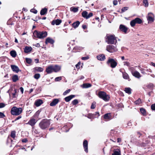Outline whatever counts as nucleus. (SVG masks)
Segmentation results:
<instances>
[{
    "label": "nucleus",
    "mask_w": 155,
    "mask_h": 155,
    "mask_svg": "<svg viewBox=\"0 0 155 155\" xmlns=\"http://www.w3.org/2000/svg\"><path fill=\"white\" fill-rule=\"evenodd\" d=\"M61 67L58 65H50L47 66L45 70V71L48 74H51L53 72H57L61 69Z\"/></svg>",
    "instance_id": "f257e3e1"
},
{
    "label": "nucleus",
    "mask_w": 155,
    "mask_h": 155,
    "mask_svg": "<svg viewBox=\"0 0 155 155\" xmlns=\"http://www.w3.org/2000/svg\"><path fill=\"white\" fill-rule=\"evenodd\" d=\"M50 124L49 120L44 119L41 121L39 124V126L41 129L45 130L48 127Z\"/></svg>",
    "instance_id": "f03ea898"
},
{
    "label": "nucleus",
    "mask_w": 155,
    "mask_h": 155,
    "mask_svg": "<svg viewBox=\"0 0 155 155\" xmlns=\"http://www.w3.org/2000/svg\"><path fill=\"white\" fill-rule=\"evenodd\" d=\"M106 41L108 44H114L117 42L116 37L114 35H107L105 38Z\"/></svg>",
    "instance_id": "7ed1b4c3"
},
{
    "label": "nucleus",
    "mask_w": 155,
    "mask_h": 155,
    "mask_svg": "<svg viewBox=\"0 0 155 155\" xmlns=\"http://www.w3.org/2000/svg\"><path fill=\"white\" fill-rule=\"evenodd\" d=\"M97 96L100 98L102 99L105 101H108L110 98V95L107 94L104 91H99L98 92Z\"/></svg>",
    "instance_id": "20e7f679"
},
{
    "label": "nucleus",
    "mask_w": 155,
    "mask_h": 155,
    "mask_svg": "<svg viewBox=\"0 0 155 155\" xmlns=\"http://www.w3.org/2000/svg\"><path fill=\"white\" fill-rule=\"evenodd\" d=\"M22 111V109L21 108H17L15 106H14L11 109V113L13 115L18 116L20 115Z\"/></svg>",
    "instance_id": "39448f33"
},
{
    "label": "nucleus",
    "mask_w": 155,
    "mask_h": 155,
    "mask_svg": "<svg viewBox=\"0 0 155 155\" xmlns=\"http://www.w3.org/2000/svg\"><path fill=\"white\" fill-rule=\"evenodd\" d=\"M107 63L108 65H110V67L112 68H114L116 67L117 64V63L116 60L114 59L109 58L107 62Z\"/></svg>",
    "instance_id": "423d86ee"
},
{
    "label": "nucleus",
    "mask_w": 155,
    "mask_h": 155,
    "mask_svg": "<svg viewBox=\"0 0 155 155\" xmlns=\"http://www.w3.org/2000/svg\"><path fill=\"white\" fill-rule=\"evenodd\" d=\"M37 121L38 120L37 119H36L32 117L31 118L28 122L26 124L30 125L32 127V128L34 129L35 127V126Z\"/></svg>",
    "instance_id": "0eeeda50"
},
{
    "label": "nucleus",
    "mask_w": 155,
    "mask_h": 155,
    "mask_svg": "<svg viewBox=\"0 0 155 155\" xmlns=\"http://www.w3.org/2000/svg\"><path fill=\"white\" fill-rule=\"evenodd\" d=\"M106 50L110 53H113L117 51V48L113 45H108L107 46Z\"/></svg>",
    "instance_id": "6e6552de"
},
{
    "label": "nucleus",
    "mask_w": 155,
    "mask_h": 155,
    "mask_svg": "<svg viewBox=\"0 0 155 155\" xmlns=\"http://www.w3.org/2000/svg\"><path fill=\"white\" fill-rule=\"evenodd\" d=\"M100 116V114L99 112H96L95 114L89 113L87 114V116H85L88 118L91 119H93L95 118H97Z\"/></svg>",
    "instance_id": "1a4fd4ad"
},
{
    "label": "nucleus",
    "mask_w": 155,
    "mask_h": 155,
    "mask_svg": "<svg viewBox=\"0 0 155 155\" xmlns=\"http://www.w3.org/2000/svg\"><path fill=\"white\" fill-rule=\"evenodd\" d=\"M82 16L87 19L92 17L93 15L92 12H90L88 14V12L86 11H84L81 13Z\"/></svg>",
    "instance_id": "9d476101"
},
{
    "label": "nucleus",
    "mask_w": 155,
    "mask_h": 155,
    "mask_svg": "<svg viewBox=\"0 0 155 155\" xmlns=\"http://www.w3.org/2000/svg\"><path fill=\"white\" fill-rule=\"evenodd\" d=\"M103 117L104 119L107 121L110 120L112 118L110 113H107L105 114L104 115Z\"/></svg>",
    "instance_id": "9b49d317"
},
{
    "label": "nucleus",
    "mask_w": 155,
    "mask_h": 155,
    "mask_svg": "<svg viewBox=\"0 0 155 155\" xmlns=\"http://www.w3.org/2000/svg\"><path fill=\"white\" fill-rule=\"evenodd\" d=\"M88 141L86 140H84L83 142V146L85 151L87 153L88 152Z\"/></svg>",
    "instance_id": "f8f14e48"
},
{
    "label": "nucleus",
    "mask_w": 155,
    "mask_h": 155,
    "mask_svg": "<svg viewBox=\"0 0 155 155\" xmlns=\"http://www.w3.org/2000/svg\"><path fill=\"white\" fill-rule=\"evenodd\" d=\"M119 29L121 31L124 32L125 33H126L128 30V28L125 25L122 24L120 25Z\"/></svg>",
    "instance_id": "ddd939ff"
},
{
    "label": "nucleus",
    "mask_w": 155,
    "mask_h": 155,
    "mask_svg": "<svg viewBox=\"0 0 155 155\" xmlns=\"http://www.w3.org/2000/svg\"><path fill=\"white\" fill-rule=\"evenodd\" d=\"M43 102L42 100L40 99H38L35 101L34 103V105L36 107H38L43 104Z\"/></svg>",
    "instance_id": "4468645a"
},
{
    "label": "nucleus",
    "mask_w": 155,
    "mask_h": 155,
    "mask_svg": "<svg viewBox=\"0 0 155 155\" xmlns=\"http://www.w3.org/2000/svg\"><path fill=\"white\" fill-rule=\"evenodd\" d=\"M62 22V21L61 19H57L56 20H53L51 22V24L52 25H54L55 24L56 25H59Z\"/></svg>",
    "instance_id": "2eb2a0df"
},
{
    "label": "nucleus",
    "mask_w": 155,
    "mask_h": 155,
    "mask_svg": "<svg viewBox=\"0 0 155 155\" xmlns=\"http://www.w3.org/2000/svg\"><path fill=\"white\" fill-rule=\"evenodd\" d=\"M54 42V41L50 37L47 38L45 41V44L47 45L48 43L51 44L53 45Z\"/></svg>",
    "instance_id": "dca6fc26"
},
{
    "label": "nucleus",
    "mask_w": 155,
    "mask_h": 155,
    "mask_svg": "<svg viewBox=\"0 0 155 155\" xmlns=\"http://www.w3.org/2000/svg\"><path fill=\"white\" fill-rule=\"evenodd\" d=\"M47 32L45 31H40V34L39 39H42L46 37L47 36Z\"/></svg>",
    "instance_id": "f3484780"
},
{
    "label": "nucleus",
    "mask_w": 155,
    "mask_h": 155,
    "mask_svg": "<svg viewBox=\"0 0 155 155\" xmlns=\"http://www.w3.org/2000/svg\"><path fill=\"white\" fill-rule=\"evenodd\" d=\"M11 67L12 70L16 73H17L19 71H21L19 70L18 67L15 65H11Z\"/></svg>",
    "instance_id": "a211bd4d"
},
{
    "label": "nucleus",
    "mask_w": 155,
    "mask_h": 155,
    "mask_svg": "<svg viewBox=\"0 0 155 155\" xmlns=\"http://www.w3.org/2000/svg\"><path fill=\"white\" fill-rule=\"evenodd\" d=\"M132 75L135 77L139 78L141 76L140 73L137 71H135L131 72Z\"/></svg>",
    "instance_id": "6ab92c4d"
},
{
    "label": "nucleus",
    "mask_w": 155,
    "mask_h": 155,
    "mask_svg": "<svg viewBox=\"0 0 155 155\" xmlns=\"http://www.w3.org/2000/svg\"><path fill=\"white\" fill-rule=\"evenodd\" d=\"M83 48H82L76 46L75 47L72 51V52H80V51L82 50Z\"/></svg>",
    "instance_id": "aec40b11"
},
{
    "label": "nucleus",
    "mask_w": 155,
    "mask_h": 155,
    "mask_svg": "<svg viewBox=\"0 0 155 155\" xmlns=\"http://www.w3.org/2000/svg\"><path fill=\"white\" fill-rule=\"evenodd\" d=\"M24 52L26 53H28L30 52L32 50V48L31 47L26 46L24 48Z\"/></svg>",
    "instance_id": "412c9836"
},
{
    "label": "nucleus",
    "mask_w": 155,
    "mask_h": 155,
    "mask_svg": "<svg viewBox=\"0 0 155 155\" xmlns=\"http://www.w3.org/2000/svg\"><path fill=\"white\" fill-rule=\"evenodd\" d=\"M40 34V31L37 30H35L33 33V36L35 38H39Z\"/></svg>",
    "instance_id": "4be33fe9"
},
{
    "label": "nucleus",
    "mask_w": 155,
    "mask_h": 155,
    "mask_svg": "<svg viewBox=\"0 0 155 155\" xmlns=\"http://www.w3.org/2000/svg\"><path fill=\"white\" fill-rule=\"evenodd\" d=\"M59 102V100L58 99H54L50 103V105L51 106H54L56 105Z\"/></svg>",
    "instance_id": "5701e85b"
},
{
    "label": "nucleus",
    "mask_w": 155,
    "mask_h": 155,
    "mask_svg": "<svg viewBox=\"0 0 155 155\" xmlns=\"http://www.w3.org/2000/svg\"><path fill=\"white\" fill-rule=\"evenodd\" d=\"M148 141H147V143H139L138 144L139 146L144 147L145 149H146V148H149V146L148 145Z\"/></svg>",
    "instance_id": "b1692460"
},
{
    "label": "nucleus",
    "mask_w": 155,
    "mask_h": 155,
    "mask_svg": "<svg viewBox=\"0 0 155 155\" xmlns=\"http://www.w3.org/2000/svg\"><path fill=\"white\" fill-rule=\"evenodd\" d=\"M97 58L98 60L101 61H104L105 59V57L103 54L99 55L97 56Z\"/></svg>",
    "instance_id": "393cba45"
},
{
    "label": "nucleus",
    "mask_w": 155,
    "mask_h": 155,
    "mask_svg": "<svg viewBox=\"0 0 155 155\" xmlns=\"http://www.w3.org/2000/svg\"><path fill=\"white\" fill-rule=\"evenodd\" d=\"M75 97V95H71L65 97L64 98V100L66 102H68L72 98L74 97Z\"/></svg>",
    "instance_id": "a878e982"
},
{
    "label": "nucleus",
    "mask_w": 155,
    "mask_h": 155,
    "mask_svg": "<svg viewBox=\"0 0 155 155\" xmlns=\"http://www.w3.org/2000/svg\"><path fill=\"white\" fill-rule=\"evenodd\" d=\"M112 155H121L120 151V150L117 149L114 150L113 153Z\"/></svg>",
    "instance_id": "bb28decb"
},
{
    "label": "nucleus",
    "mask_w": 155,
    "mask_h": 155,
    "mask_svg": "<svg viewBox=\"0 0 155 155\" xmlns=\"http://www.w3.org/2000/svg\"><path fill=\"white\" fill-rule=\"evenodd\" d=\"M41 111V109H40L38 110L33 115L32 117L35 118L36 119H37L38 118L39 115Z\"/></svg>",
    "instance_id": "cd10ccee"
},
{
    "label": "nucleus",
    "mask_w": 155,
    "mask_h": 155,
    "mask_svg": "<svg viewBox=\"0 0 155 155\" xmlns=\"http://www.w3.org/2000/svg\"><path fill=\"white\" fill-rule=\"evenodd\" d=\"M123 77L124 79L128 80L129 81L130 80L128 74L126 72L123 73Z\"/></svg>",
    "instance_id": "c85d7f7f"
},
{
    "label": "nucleus",
    "mask_w": 155,
    "mask_h": 155,
    "mask_svg": "<svg viewBox=\"0 0 155 155\" xmlns=\"http://www.w3.org/2000/svg\"><path fill=\"white\" fill-rule=\"evenodd\" d=\"M80 24V21H77L72 24V26L73 28H75L78 26Z\"/></svg>",
    "instance_id": "c756f323"
},
{
    "label": "nucleus",
    "mask_w": 155,
    "mask_h": 155,
    "mask_svg": "<svg viewBox=\"0 0 155 155\" xmlns=\"http://www.w3.org/2000/svg\"><path fill=\"white\" fill-rule=\"evenodd\" d=\"M91 84L90 83H84L81 86V87L83 88H87L91 87Z\"/></svg>",
    "instance_id": "7c9ffc66"
},
{
    "label": "nucleus",
    "mask_w": 155,
    "mask_h": 155,
    "mask_svg": "<svg viewBox=\"0 0 155 155\" xmlns=\"http://www.w3.org/2000/svg\"><path fill=\"white\" fill-rule=\"evenodd\" d=\"M47 9L46 8H44L42 9L40 11V14L41 15H43L47 13Z\"/></svg>",
    "instance_id": "2f4dec72"
},
{
    "label": "nucleus",
    "mask_w": 155,
    "mask_h": 155,
    "mask_svg": "<svg viewBox=\"0 0 155 155\" xmlns=\"http://www.w3.org/2000/svg\"><path fill=\"white\" fill-rule=\"evenodd\" d=\"M140 111L142 115L143 116H146L147 115L146 110L143 108H141L140 109Z\"/></svg>",
    "instance_id": "473e14b6"
},
{
    "label": "nucleus",
    "mask_w": 155,
    "mask_h": 155,
    "mask_svg": "<svg viewBox=\"0 0 155 155\" xmlns=\"http://www.w3.org/2000/svg\"><path fill=\"white\" fill-rule=\"evenodd\" d=\"M134 20L136 22V24H140L143 22L142 20L139 18H135Z\"/></svg>",
    "instance_id": "72a5a7b5"
},
{
    "label": "nucleus",
    "mask_w": 155,
    "mask_h": 155,
    "mask_svg": "<svg viewBox=\"0 0 155 155\" xmlns=\"http://www.w3.org/2000/svg\"><path fill=\"white\" fill-rule=\"evenodd\" d=\"M12 79L13 82H16L19 80L18 76L17 75H14L12 77Z\"/></svg>",
    "instance_id": "f704fd0d"
},
{
    "label": "nucleus",
    "mask_w": 155,
    "mask_h": 155,
    "mask_svg": "<svg viewBox=\"0 0 155 155\" xmlns=\"http://www.w3.org/2000/svg\"><path fill=\"white\" fill-rule=\"evenodd\" d=\"M11 55L13 57L15 58L17 55L16 51L15 50H12L10 52Z\"/></svg>",
    "instance_id": "c9c22d12"
},
{
    "label": "nucleus",
    "mask_w": 155,
    "mask_h": 155,
    "mask_svg": "<svg viewBox=\"0 0 155 155\" xmlns=\"http://www.w3.org/2000/svg\"><path fill=\"white\" fill-rule=\"evenodd\" d=\"M34 69L38 72H41L43 71V69L40 67H36L34 68Z\"/></svg>",
    "instance_id": "e433bc0d"
},
{
    "label": "nucleus",
    "mask_w": 155,
    "mask_h": 155,
    "mask_svg": "<svg viewBox=\"0 0 155 155\" xmlns=\"http://www.w3.org/2000/svg\"><path fill=\"white\" fill-rule=\"evenodd\" d=\"M131 89L130 87H126L124 91L126 93L128 94H130L131 93Z\"/></svg>",
    "instance_id": "4c0bfd02"
},
{
    "label": "nucleus",
    "mask_w": 155,
    "mask_h": 155,
    "mask_svg": "<svg viewBox=\"0 0 155 155\" xmlns=\"http://www.w3.org/2000/svg\"><path fill=\"white\" fill-rule=\"evenodd\" d=\"M147 88L153 90L154 87V85L153 84L150 83L147 86Z\"/></svg>",
    "instance_id": "58836bf2"
},
{
    "label": "nucleus",
    "mask_w": 155,
    "mask_h": 155,
    "mask_svg": "<svg viewBox=\"0 0 155 155\" xmlns=\"http://www.w3.org/2000/svg\"><path fill=\"white\" fill-rule=\"evenodd\" d=\"M111 135L112 136V138L110 139V140L111 141H112L114 142L115 143L117 140V136H115L113 137L112 135Z\"/></svg>",
    "instance_id": "ea45409f"
},
{
    "label": "nucleus",
    "mask_w": 155,
    "mask_h": 155,
    "mask_svg": "<svg viewBox=\"0 0 155 155\" xmlns=\"http://www.w3.org/2000/svg\"><path fill=\"white\" fill-rule=\"evenodd\" d=\"M134 103L136 105H139L141 103V99L139 98L137 100L134 102Z\"/></svg>",
    "instance_id": "a19ab883"
},
{
    "label": "nucleus",
    "mask_w": 155,
    "mask_h": 155,
    "mask_svg": "<svg viewBox=\"0 0 155 155\" xmlns=\"http://www.w3.org/2000/svg\"><path fill=\"white\" fill-rule=\"evenodd\" d=\"M16 132L15 131H12L11 132L10 136L12 138H14L15 137Z\"/></svg>",
    "instance_id": "79ce46f5"
},
{
    "label": "nucleus",
    "mask_w": 155,
    "mask_h": 155,
    "mask_svg": "<svg viewBox=\"0 0 155 155\" xmlns=\"http://www.w3.org/2000/svg\"><path fill=\"white\" fill-rule=\"evenodd\" d=\"M136 24V22L135 21L134 19L132 20L130 22V25L132 27H134L135 25V24Z\"/></svg>",
    "instance_id": "37998d69"
},
{
    "label": "nucleus",
    "mask_w": 155,
    "mask_h": 155,
    "mask_svg": "<svg viewBox=\"0 0 155 155\" xmlns=\"http://www.w3.org/2000/svg\"><path fill=\"white\" fill-rule=\"evenodd\" d=\"M143 3L145 7H147L148 6L149 4L147 0H143Z\"/></svg>",
    "instance_id": "c03bdc74"
},
{
    "label": "nucleus",
    "mask_w": 155,
    "mask_h": 155,
    "mask_svg": "<svg viewBox=\"0 0 155 155\" xmlns=\"http://www.w3.org/2000/svg\"><path fill=\"white\" fill-rule=\"evenodd\" d=\"M71 10L73 12H76L78 11V8L73 7L72 8H71Z\"/></svg>",
    "instance_id": "a18cd8bd"
},
{
    "label": "nucleus",
    "mask_w": 155,
    "mask_h": 155,
    "mask_svg": "<svg viewBox=\"0 0 155 155\" xmlns=\"http://www.w3.org/2000/svg\"><path fill=\"white\" fill-rule=\"evenodd\" d=\"M25 60L26 62L28 64H31L32 62V60L31 58H26Z\"/></svg>",
    "instance_id": "49530a36"
},
{
    "label": "nucleus",
    "mask_w": 155,
    "mask_h": 155,
    "mask_svg": "<svg viewBox=\"0 0 155 155\" xmlns=\"http://www.w3.org/2000/svg\"><path fill=\"white\" fill-rule=\"evenodd\" d=\"M147 20L148 21L152 22L154 21V18L151 16H148L147 18Z\"/></svg>",
    "instance_id": "de8ad7c7"
},
{
    "label": "nucleus",
    "mask_w": 155,
    "mask_h": 155,
    "mask_svg": "<svg viewBox=\"0 0 155 155\" xmlns=\"http://www.w3.org/2000/svg\"><path fill=\"white\" fill-rule=\"evenodd\" d=\"M78 103V101L77 99H75L72 101V103L73 105H76Z\"/></svg>",
    "instance_id": "09e8293b"
},
{
    "label": "nucleus",
    "mask_w": 155,
    "mask_h": 155,
    "mask_svg": "<svg viewBox=\"0 0 155 155\" xmlns=\"http://www.w3.org/2000/svg\"><path fill=\"white\" fill-rule=\"evenodd\" d=\"M40 77V74H36L34 76V78L37 79H39Z\"/></svg>",
    "instance_id": "8fccbe9b"
},
{
    "label": "nucleus",
    "mask_w": 155,
    "mask_h": 155,
    "mask_svg": "<svg viewBox=\"0 0 155 155\" xmlns=\"http://www.w3.org/2000/svg\"><path fill=\"white\" fill-rule=\"evenodd\" d=\"M96 103L94 102L92 103L91 105V109H94L96 107L95 105Z\"/></svg>",
    "instance_id": "3c124183"
},
{
    "label": "nucleus",
    "mask_w": 155,
    "mask_h": 155,
    "mask_svg": "<svg viewBox=\"0 0 155 155\" xmlns=\"http://www.w3.org/2000/svg\"><path fill=\"white\" fill-rule=\"evenodd\" d=\"M71 90L70 89H68L65 91L63 93V95H66L67 94L69 93L71 91Z\"/></svg>",
    "instance_id": "603ef678"
},
{
    "label": "nucleus",
    "mask_w": 155,
    "mask_h": 155,
    "mask_svg": "<svg viewBox=\"0 0 155 155\" xmlns=\"http://www.w3.org/2000/svg\"><path fill=\"white\" fill-rule=\"evenodd\" d=\"M30 12L34 14H36L38 12L34 8H32L30 10Z\"/></svg>",
    "instance_id": "864d4df0"
},
{
    "label": "nucleus",
    "mask_w": 155,
    "mask_h": 155,
    "mask_svg": "<svg viewBox=\"0 0 155 155\" xmlns=\"http://www.w3.org/2000/svg\"><path fill=\"white\" fill-rule=\"evenodd\" d=\"M62 79L61 77H57L55 79V81H61Z\"/></svg>",
    "instance_id": "5fc2aeb1"
},
{
    "label": "nucleus",
    "mask_w": 155,
    "mask_h": 155,
    "mask_svg": "<svg viewBox=\"0 0 155 155\" xmlns=\"http://www.w3.org/2000/svg\"><path fill=\"white\" fill-rule=\"evenodd\" d=\"M128 7H124L123 8L121 9V12H124L128 10Z\"/></svg>",
    "instance_id": "6e6d98bb"
},
{
    "label": "nucleus",
    "mask_w": 155,
    "mask_h": 155,
    "mask_svg": "<svg viewBox=\"0 0 155 155\" xmlns=\"http://www.w3.org/2000/svg\"><path fill=\"white\" fill-rule=\"evenodd\" d=\"M17 93V90L16 89H15L14 90V92L13 93H12V95L13 98H15L16 97V94Z\"/></svg>",
    "instance_id": "4d7b16f0"
},
{
    "label": "nucleus",
    "mask_w": 155,
    "mask_h": 155,
    "mask_svg": "<svg viewBox=\"0 0 155 155\" xmlns=\"http://www.w3.org/2000/svg\"><path fill=\"white\" fill-rule=\"evenodd\" d=\"M7 24L8 25H13L14 23L12 21H11V20H9L7 22Z\"/></svg>",
    "instance_id": "13d9d810"
},
{
    "label": "nucleus",
    "mask_w": 155,
    "mask_h": 155,
    "mask_svg": "<svg viewBox=\"0 0 155 155\" xmlns=\"http://www.w3.org/2000/svg\"><path fill=\"white\" fill-rule=\"evenodd\" d=\"M80 62H78V64L75 65L76 67L78 70L80 69Z\"/></svg>",
    "instance_id": "bf43d9fd"
},
{
    "label": "nucleus",
    "mask_w": 155,
    "mask_h": 155,
    "mask_svg": "<svg viewBox=\"0 0 155 155\" xmlns=\"http://www.w3.org/2000/svg\"><path fill=\"white\" fill-rule=\"evenodd\" d=\"M151 108L152 110H155V104H153L151 105Z\"/></svg>",
    "instance_id": "052dcab7"
},
{
    "label": "nucleus",
    "mask_w": 155,
    "mask_h": 155,
    "mask_svg": "<svg viewBox=\"0 0 155 155\" xmlns=\"http://www.w3.org/2000/svg\"><path fill=\"white\" fill-rule=\"evenodd\" d=\"M141 71V73L143 74H147V73L146 72L145 69L143 68H142L140 70Z\"/></svg>",
    "instance_id": "680f3d73"
},
{
    "label": "nucleus",
    "mask_w": 155,
    "mask_h": 155,
    "mask_svg": "<svg viewBox=\"0 0 155 155\" xmlns=\"http://www.w3.org/2000/svg\"><path fill=\"white\" fill-rule=\"evenodd\" d=\"M5 116L4 113L0 112V118H3L5 117Z\"/></svg>",
    "instance_id": "e2e57ef3"
},
{
    "label": "nucleus",
    "mask_w": 155,
    "mask_h": 155,
    "mask_svg": "<svg viewBox=\"0 0 155 155\" xmlns=\"http://www.w3.org/2000/svg\"><path fill=\"white\" fill-rule=\"evenodd\" d=\"M142 135V134L140 132H137L136 136L138 137H140Z\"/></svg>",
    "instance_id": "0e129e2a"
},
{
    "label": "nucleus",
    "mask_w": 155,
    "mask_h": 155,
    "mask_svg": "<svg viewBox=\"0 0 155 155\" xmlns=\"http://www.w3.org/2000/svg\"><path fill=\"white\" fill-rule=\"evenodd\" d=\"M117 106L118 108H120L123 107V105L122 103H120L117 104Z\"/></svg>",
    "instance_id": "69168bd1"
},
{
    "label": "nucleus",
    "mask_w": 155,
    "mask_h": 155,
    "mask_svg": "<svg viewBox=\"0 0 155 155\" xmlns=\"http://www.w3.org/2000/svg\"><path fill=\"white\" fill-rule=\"evenodd\" d=\"M89 58V57L88 56H87L86 57H82L81 58L82 60H86L88 59Z\"/></svg>",
    "instance_id": "338daca9"
},
{
    "label": "nucleus",
    "mask_w": 155,
    "mask_h": 155,
    "mask_svg": "<svg viewBox=\"0 0 155 155\" xmlns=\"http://www.w3.org/2000/svg\"><path fill=\"white\" fill-rule=\"evenodd\" d=\"M5 104L3 103H0V108H2L5 107Z\"/></svg>",
    "instance_id": "774afa93"
}]
</instances>
